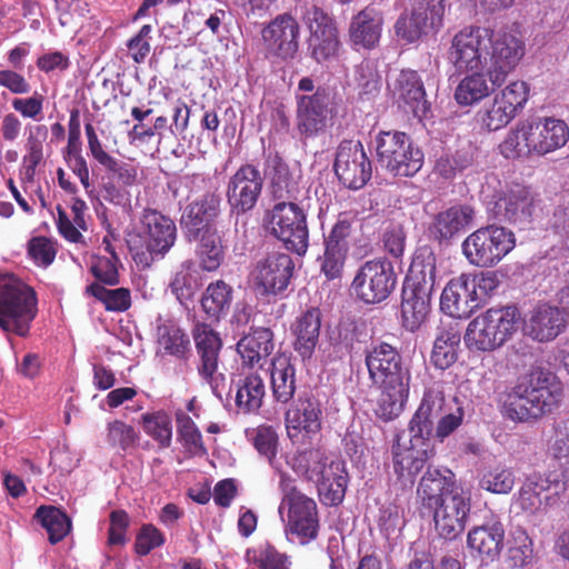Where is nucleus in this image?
<instances>
[{"mask_svg": "<svg viewBox=\"0 0 569 569\" xmlns=\"http://www.w3.org/2000/svg\"><path fill=\"white\" fill-rule=\"evenodd\" d=\"M382 24V13L375 7H366L351 20L349 27L350 41L357 49L375 48L380 40Z\"/></svg>", "mask_w": 569, "mask_h": 569, "instance_id": "obj_33", "label": "nucleus"}, {"mask_svg": "<svg viewBox=\"0 0 569 569\" xmlns=\"http://www.w3.org/2000/svg\"><path fill=\"white\" fill-rule=\"evenodd\" d=\"M455 90V99L460 106H471L489 96L490 88L483 71H470Z\"/></svg>", "mask_w": 569, "mask_h": 569, "instance_id": "obj_45", "label": "nucleus"}, {"mask_svg": "<svg viewBox=\"0 0 569 569\" xmlns=\"http://www.w3.org/2000/svg\"><path fill=\"white\" fill-rule=\"evenodd\" d=\"M233 299V289L223 280L211 282L201 298V308L208 319L219 321L230 310Z\"/></svg>", "mask_w": 569, "mask_h": 569, "instance_id": "obj_40", "label": "nucleus"}, {"mask_svg": "<svg viewBox=\"0 0 569 569\" xmlns=\"http://www.w3.org/2000/svg\"><path fill=\"white\" fill-rule=\"evenodd\" d=\"M221 198L217 192H207L187 206L180 223L189 239L204 233L207 229H217L212 221L220 212Z\"/></svg>", "mask_w": 569, "mask_h": 569, "instance_id": "obj_28", "label": "nucleus"}, {"mask_svg": "<svg viewBox=\"0 0 569 569\" xmlns=\"http://www.w3.org/2000/svg\"><path fill=\"white\" fill-rule=\"evenodd\" d=\"M143 429L160 443L161 447H169L172 438L170 417L164 412H156L143 416Z\"/></svg>", "mask_w": 569, "mask_h": 569, "instance_id": "obj_58", "label": "nucleus"}, {"mask_svg": "<svg viewBox=\"0 0 569 569\" xmlns=\"http://www.w3.org/2000/svg\"><path fill=\"white\" fill-rule=\"evenodd\" d=\"M340 182L353 190L362 188L371 178V162L360 141L343 140L340 142L333 164Z\"/></svg>", "mask_w": 569, "mask_h": 569, "instance_id": "obj_20", "label": "nucleus"}, {"mask_svg": "<svg viewBox=\"0 0 569 569\" xmlns=\"http://www.w3.org/2000/svg\"><path fill=\"white\" fill-rule=\"evenodd\" d=\"M293 268L288 253L273 251L257 261L250 272V281L260 295H279L287 289Z\"/></svg>", "mask_w": 569, "mask_h": 569, "instance_id": "obj_18", "label": "nucleus"}, {"mask_svg": "<svg viewBox=\"0 0 569 569\" xmlns=\"http://www.w3.org/2000/svg\"><path fill=\"white\" fill-rule=\"evenodd\" d=\"M459 490L465 489L457 485L456 476L450 469L428 467L419 481L417 497L425 509H430Z\"/></svg>", "mask_w": 569, "mask_h": 569, "instance_id": "obj_24", "label": "nucleus"}, {"mask_svg": "<svg viewBox=\"0 0 569 569\" xmlns=\"http://www.w3.org/2000/svg\"><path fill=\"white\" fill-rule=\"evenodd\" d=\"M330 460L320 448H310L296 453L290 465L297 475L313 481Z\"/></svg>", "mask_w": 569, "mask_h": 569, "instance_id": "obj_46", "label": "nucleus"}, {"mask_svg": "<svg viewBox=\"0 0 569 569\" xmlns=\"http://www.w3.org/2000/svg\"><path fill=\"white\" fill-rule=\"evenodd\" d=\"M28 253L32 260L42 267L51 264L56 257L52 242L46 237H34L29 241Z\"/></svg>", "mask_w": 569, "mask_h": 569, "instance_id": "obj_64", "label": "nucleus"}, {"mask_svg": "<svg viewBox=\"0 0 569 569\" xmlns=\"http://www.w3.org/2000/svg\"><path fill=\"white\" fill-rule=\"evenodd\" d=\"M156 345L158 356H170L179 360L188 358L191 351L188 335L173 322H164L157 327Z\"/></svg>", "mask_w": 569, "mask_h": 569, "instance_id": "obj_39", "label": "nucleus"}, {"mask_svg": "<svg viewBox=\"0 0 569 569\" xmlns=\"http://www.w3.org/2000/svg\"><path fill=\"white\" fill-rule=\"evenodd\" d=\"M515 246L512 231L505 227L488 226L477 229L465 239L462 252L471 264L489 268L500 262Z\"/></svg>", "mask_w": 569, "mask_h": 569, "instance_id": "obj_11", "label": "nucleus"}, {"mask_svg": "<svg viewBox=\"0 0 569 569\" xmlns=\"http://www.w3.org/2000/svg\"><path fill=\"white\" fill-rule=\"evenodd\" d=\"M397 283L391 262L370 260L358 270L352 288L359 299L366 303H378L386 300Z\"/></svg>", "mask_w": 569, "mask_h": 569, "instance_id": "obj_16", "label": "nucleus"}, {"mask_svg": "<svg viewBox=\"0 0 569 569\" xmlns=\"http://www.w3.org/2000/svg\"><path fill=\"white\" fill-rule=\"evenodd\" d=\"M377 161L395 176L412 177L423 164V152L405 132H380L376 138Z\"/></svg>", "mask_w": 569, "mask_h": 569, "instance_id": "obj_10", "label": "nucleus"}, {"mask_svg": "<svg viewBox=\"0 0 569 569\" xmlns=\"http://www.w3.org/2000/svg\"><path fill=\"white\" fill-rule=\"evenodd\" d=\"M266 229L280 240L287 250L303 256L309 246L305 210L293 201L276 203L266 217Z\"/></svg>", "mask_w": 569, "mask_h": 569, "instance_id": "obj_8", "label": "nucleus"}, {"mask_svg": "<svg viewBox=\"0 0 569 569\" xmlns=\"http://www.w3.org/2000/svg\"><path fill=\"white\" fill-rule=\"evenodd\" d=\"M505 541L503 525L491 519L473 527L467 535V547L479 557L495 560L499 557Z\"/></svg>", "mask_w": 569, "mask_h": 569, "instance_id": "obj_31", "label": "nucleus"}, {"mask_svg": "<svg viewBox=\"0 0 569 569\" xmlns=\"http://www.w3.org/2000/svg\"><path fill=\"white\" fill-rule=\"evenodd\" d=\"M263 187V177L252 163L240 166L227 183V201L232 213L244 214L258 203Z\"/></svg>", "mask_w": 569, "mask_h": 569, "instance_id": "obj_19", "label": "nucleus"}, {"mask_svg": "<svg viewBox=\"0 0 569 569\" xmlns=\"http://www.w3.org/2000/svg\"><path fill=\"white\" fill-rule=\"evenodd\" d=\"M261 36L266 51L271 57L289 60L298 52L300 27L289 13L277 16L262 29Z\"/></svg>", "mask_w": 569, "mask_h": 569, "instance_id": "obj_22", "label": "nucleus"}, {"mask_svg": "<svg viewBox=\"0 0 569 569\" xmlns=\"http://www.w3.org/2000/svg\"><path fill=\"white\" fill-rule=\"evenodd\" d=\"M391 90L398 102H403L412 113L426 112V92L416 71L402 70L395 80Z\"/></svg>", "mask_w": 569, "mask_h": 569, "instance_id": "obj_36", "label": "nucleus"}, {"mask_svg": "<svg viewBox=\"0 0 569 569\" xmlns=\"http://www.w3.org/2000/svg\"><path fill=\"white\" fill-rule=\"evenodd\" d=\"M433 515L435 530L446 540L459 537L471 510V495L467 490L456 491L445 501L429 509Z\"/></svg>", "mask_w": 569, "mask_h": 569, "instance_id": "obj_21", "label": "nucleus"}, {"mask_svg": "<svg viewBox=\"0 0 569 569\" xmlns=\"http://www.w3.org/2000/svg\"><path fill=\"white\" fill-rule=\"evenodd\" d=\"M499 286L492 271L477 274L462 273L451 279L443 288L440 298L441 310L452 318H469Z\"/></svg>", "mask_w": 569, "mask_h": 569, "instance_id": "obj_6", "label": "nucleus"}, {"mask_svg": "<svg viewBox=\"0 0 569 569\" xmlns=\"http://www.w3.org/2000/svg\"><path fill=\"white\" fill-rule=\"evenodd\" d=\"M303 20L310 31L309 47L312 57L318 62L333 57L339 47L338 31L333 19L322 9L312 6L305 12Z\"/></svg>", "mask_w": 569, "mask_h": 569, "instance_id": "obj_23", "label": "nucleus"}, {"mask_svg": "<svg viewBox=\"0 0 569 569\" xmlns=\"http://www.w3.org/2000/svg\"><path fill=\"white\" fill-rule=\"evenodd\" d=\"M271 388L277 402L288 403L296 392V369L286 357L272 361Z\"/></svg>", "mask_w": 569, "mask_h": 569, "instance_id": "obj_42", "label": "nucleus"}, {"mask_svg": "<svg viewBox=\"0 0 569 569\" xmlns=\"http://www.w3.org/2000/svg\"><path fill=\"white\" fill-rule=\"evenodd\" d=\"M529 120L520 121L512 128L500 143L501 154L507 159L526 157L533 152L529 141Z\"/></svg>", "mask_w": 569, "mask_h": 569, "instance_id": "obj_47", "label": "nucleus"}, {"mask_svg": "<svg viewBox=\"0 0 569 569\" xmlns=\"http://www.w3.org/2000/svg\"><path fill=\"white\" fill-rule=\"evenodd\" d=\"M284 533L290 542L308 545L318 537L319 513L316 501L303 495L290 499L283 511Z\"/></svg>", "mask_w": 569, "mask_h": 569, "instance_id": "obj_17", "label": "nucleus"}, {"mask_svg": "<svg viewBox=\"0 0 569 569\" xmlns=\"http://www.w3.org/2000/svg\"><path fill=\"white\" fill-rule=\"evenodd\" d=\"M106 250L110 253V257H93L90 270L99 281L113 286L119 281L117 268L118 257L109 242L106 246Z\"/></svg>", "mask_w": 569, "mask_h": 569, "instance_id": "obj_56", "label": "nucleus"}, {"mask_svg": "<svg viewBox=\"0 0 569 569\" xmlns=\"http://www.w3.org/2000/svg\"><path fill=\"white\" fill-rule=\"evenodd\" d=\"M87 292L99 299L110 311H124L131 305L130 291L124 288L107 289L99 283L87 287Z\"/></svg>", "mask_w": 569, "mask_h": 569, "instance_id": "obj_52", "label": "nucleus"}, {"mask_svg": "<svg viewBox=\"0 0 569 569\" xmlns=\"http://www.w3.org/2000/svg\"><path fill=\"white\" fill-rule=\"evenodd\" d=\"M321 419V405L313 397L299 398L295 407L286 412L287 427L307 433L320 431Z\"/></svg>", "mask_w": 569, "mask_h": 569, "instance_id": "obj_37", "label": "nucleus"}, {"mask_svg": "<svg viewBox=\"0 0 569 569\" xmlns=\"http://www.w3.org/2000/svg\"><path fill=\"white\" fill-rule=\"evenodd\" d=\"M542 491L538 489V481L536 476L527 477L516 498V503L519 508L530 515H537L542 508L545 509Z\"/></svg>", "mask_w": 569, "mask_h": 569, "instance_id": "obj_55", "label": "nucleus"}, {"mask_svg": "<svg viewBox=\"0 0 569 569\" xmlns=\"http://www.w3.org/2000/svg\"><path fill=\"white\" fill-rule=\"evenodd\" d=\"M549 456L559 463L569 467V419L556 428L555 439L548 446Z\"/></svg>", "mask_w": 569, "mask_h": 569, "instance_id": "obj_60", "label": "nucleus"}, {"mask_svg": "<svg viewBox=\"0 0 569 569\" xmlns=\"http://www.w3.org/2000/svg\"><path fill=\"white\" fill-rule=\"evenodd\" d=\"M517 116L507 109V106L499 103L493 97L492 101L478 112V120L482 128L488 131H497L505 128Z\"/></svg>", "mask_w": 569, "mask_h": 569, "instance_id": "obj_53", "label": "nucleus"}, {"mask_svg": "<svg viewBox=\"0 0 569 569\" xmlns=\"http://www.w3.org/2000/svg\"><path fill=\"white\" fill-rule=\"evenodd\" d=\"M535 476L538 481V489L545 493V509L559 506L568 490V477L556 471Z\"/></svg>", "mask_w": 569, "mask_h": 569, "instance_id": "obj_49", "label": "nucleus"}, {"mask_svg": "<svg viewBox=\"0 0 569 569\" xmlns=\"http://www.w3.org/2000/svg\"><path fill=\"white\" fill-rule=\"evenodd\" d=\"M164 543V537L153 525H143L136 538V552L139 556H147L154 548Z\"/></svg>", "mask_w": 569, "mask_h": 569, "instance_id": "obj_62", "label": "nucleus"}, {"mask_svg": "<svg viewBox=\"0 0 569 569\" xmlns=\"http://www.w3.org/2000/svg\"><path fill=\"white\" fill-rule=\"evenodd\" d=\"M332 117V96L329 89L318 88L312 94L297 98L296 127L302 142L325 134Z\"/></svg>", "mask_w": 569, "mask_h": 569, "instance_id": "obj_15", "label": "nucleus"}, {"mask_svg": "<svg viewBox=\"0 0 569 569\" xmlns=\"http://www.w3.org/2000/svg\"><path fill=\"white\" fill-rule=\"evenodd\" d=\"M34 518L41 523L48 533L50 543L61 541L71 530V520L59 508L54 506H40Z\"/></svg>", "mask_w": 569, "mask_h": 569, "instance_id": "obj_44", "label": "nucleus"}, {"mask_svg": "<svg viewBox=\"0 0 569 569\" xmlns=\"http://www.w3.org/2000/svg\"><path fill=\"white\" fill-rule=\"evenodd\" d=\"M250 437L257 451L268 459L272 468H277L278 435L273 428L270 426H259L250 432Z\"/></svg>", "mask_w": 569, "mask_h": 569, "instance_id": "obj_57", "label": "nucleus"}, {"mask_svg": "<svg viewBox=\"0 0 569 569\" xmlns=\"http://www.w3.org/2000/svg\"><path fill=\"white\" fill-rule=\"evenodd\" d=\"M236 405L243 412L257 411L263 401L266 387L258 373H249L236 382Z\"/></svg>", "mask_w": 569, "mask_h": 569, "instance_id": "obj_43", "label": "nucleus"}, {"mask_svg": "<svg viewBox=\"0 0 569 569\" xmlns=\"http://www.w3.org/2000/svg\"><path fill=\"white\" fill-rule=\"evenodd\" d=\"M562 396L561 383L550 371L532 368L509 392L505 415L515 422L538 420L558 409Z\"/></svg>", "mask_w": 569, "mask_h": 569, "instance_id": "obj_2", "label": "nucleus"}, {"mask_svg": "<svg viewBox=\"0 0 569 569\" xmlns=\"http://www.w3.org/2000/svg\"><path fill=\"white\" fill-rule=\"evenodd\" d=\"M347 253L346 251L326 246L321 261V272L328 280H335L341 277Z\"/></svg>", "mask_w": 569, "mask_h": 569, "instance_id": "obj_63", "label": "nucleus"}, {"mask_svg": "<svg viewBox=\"0 0 569 569\" xmlns=\"http://www.w3.org/2000/svg\"><path fill=\"white\" fill-rule=\"evenodd\" d=\"M356 216L350 212H342L338 216V220L332 227L329 236L325 240V244L330 248L348 252L352 224L356 222Z\"/></svg>", "mask_w": 569, "mask_h": 569, "instance_id": "obj_59", "label": "nucleus"}, {"mask_svg": "<svg viewBox=\"0 0 569 569\" xmlns=\"http://www.w3.org/2000/svg\"><path fill=\"white\" fill-rule=\"evenodd\" d=\"M519 321L517 307H491L468 323L463 335L465 345L473 352L496 351L513 337Z\"/></svg>", "mask_w": 569, "mask_h": 569, "instance_id": "obj_5", "label": "nucleus"}, {"mask_svg": "<svg viewBox=\"0 0 569 569\" xmlns=\"http://www.w3.org/2000/svg\"><path fill=\"white\" fill-rule=\"evenodd\" d=\"M567 319L563 311L548 303L538 305L525 320V333L539 342L556 339L566 328Z\"/></svg>", "mask_w": 569, "mask_h": 569, "instance_id": "obj_27", "label": "nucleus"}, {"mask_svg": "<svg viewBox=\"0 0 569 569\" xmlns=\"http://www.w3.org/2000/svg\"><path fill=\"white\" fill-rule=\"evenodd\" d=\"M508 543V560L512 567L522 568L531 562L533 557L532 540L525 529H513Z\"/></svg>", "mask_w": 569, "mask_h": 569, "instance_id": "obj_50", "label": "nucleus"}, {"mask_svg": "<svg viewBox=\"0 0 569 569\" xmlns=\"http://www.w3.org/2000/svg\"><path fill=\"white\" fill-rule=\"evenodd\" d=\"M107 429V438L110 446L119 447L122 450L132 447L138 439L134 428L120 420L110 422Z\"/></svg>", "mask_w": 569, "mask_h": 569, "instance_id": "obj_61", "label": "nucleus"}, {"mask_svg": "<svg viewBox=\"0 0 569 569\" xmlns=\"http://www.w3.org/2000/svg\"><path fill=\"white\" fill-rule=\"evenodd\" d=\"M533 210V198L523 186H512L501 191L493 202V214L497 219L509 223H526Z\"/></svg>", "mask_w": 569, "mask_h": 569, "instance_id": "obj_25", "label": "nucleus"}, {"mask_svg": "<svg viewBox=\"0 0 569 569\" xmlns=\"http://www.w3.org/2000/svg\"><path fill=\"white\" fill-rule=\"evenodd\" d=\"M366 366L372 383L380 389L376 415L392 421L403 411L409 397L411 375L398 350L387 343L372 346L366 355Z\"/></svg>", "mask_w": 569, "mask_h": 569, "instance_id": "obj_1", "label": "nucleus"}, {"mask_svg": "<svg viewBox=\"0 0 569 569\" xmlns=\"http://www.w3.org/2000/svg\"><path fill=\"white\" fill-rule=\"evenodd\" d=\"M262 177L269 183V189L274 199L292 201L299 193L298 181L291 172L288 163L277 151L263 152Z\"/></svg>", "mask_w": 569, "mask_h": 569, "instance_id": "obj_26", "label": "nucleus"}, {"mask_svg": "<svg viewBox=\"0 0 569 569\" xmlns=\"http://www.w3.org/2000/svg\"><path fill=\"white\" fill-rule=\"evenodd\" d=\"M529 141L537 154H547L563 147L569 140V127L560 119L529 120Z\"/></svg>", "mask_w": 569, "mask_h": 569, "instance_id": "obj_30", "label": "nucleus"}, {"mask_svg": "<svg viewBox=\"0 0 569 569\" xmlns=\"http://www.w3.org/2000/svg\"><path fill=\"white\" fill-rule=\"evenodd\" d=\"M479 486L492 493L507 495L515 486L513 471L501 465L485 468L480 473Z\"/></svg>", "mask_w": 569, "mask_h": 569, "instance_id": "obj_48", "label": "nucleus"}, {"mask_svg": "<svg viewBox=\"0 0 569 569\" xmlns=\"http://www.w3.org/2000/svg\"><path fill=\"white\" fill-rule=\"evenodd\" d=\"M177 241V226L168 216L146 209L138 229L129 234V250L137 264L150 267L154 260L163 259Z\"/></svg>", "mask_w": 569, "mask_h": 569, "instance_id": "obj_4", "label": "nucleus"}, {"mask_svg": "<svg viewBox=\"0 0 569 569\" xmlns=\"http://www.w3.org/2000/svg\"><path fill=\"white\" fill-rule=\"evenodd\" d=\"M475 210L468 204H455L438 212L429 227L432 238L449 241L472 223Z\"/></svg>", "mask_w": 569, "mask_h": 569, "instance_id": "obj_32", "label": "nucleus"}, {"mask_svg": "<svg viewBox=\"0 0 569 569\" xmlns=\"http://www.w3.org/2000/svg\"><path fill=\"white\" fill-rule=\"evenodd\" d=\"M405 10L395 23L396 36L407 43L435 34L443 27L448 0H407Z\"/></svg>", "mask_w": 569, "mask_h": 569, "instance_id": "obj_9", "label": "nucleus"}, {"mask_svg": "<svg viewBox=\"0 0 569 569\" xmlns=\"http://www.w3.org/2000/svg\"><path fill=\"white\" fill-rule=\"evenodd\" d=\"M499 103L507 106L512 114L518 116L525 108L529 98V86L522 80L511 81L495 96Z\"/></svg>", "mask_w": 569, "mask_h": 569, "instance_id": "obj_54", "label": "nucleus"}, {"mask_svg": "<svg viewBox=\"0 0 569 569\" xmlns=\"http://www.w3.org/2000/svg\"><path fill=\"white\" fill-rule=\"evenodd\" d=\"M392 453L395 472L399 479L412 483L415 477L436 452L433 448H425L412 439L402 442L398 437L392 446Z\"/></svg>", "mask_w": 569, "mask_h": 569, "instance_id": "obj_29", "label": "nucleus"}, {"mask_svg": "<svg viewBox=\"0 0 569 569\" xmlns=\"http://www.w3.org/2000/svg\"><path fill=\"white\" fill-rule=\"evenodd\" d=\"M273 348V333L268 328H256L242 337L237 345L242 362L249 367H262Z\"/></svg>", "mask_w": 569, "mask_h": 569, "instance_id": "obj_35", "label": "nucleus"}, {"mask_svg": "<svg viewBox=\"0 0 569 569\" xmlns=\"http://www.w3.org/2000/svg\"><path fill=\"white\" fill-rule=\"evenodd\" d=\"M321 328V312L310 308L299 316L292 325L295 350L303 359H310L317 347Z\"/></svg>", "mask_w": 569, "mask_h": 569, "instance_id": "obj_34", "label": "nucleus"}, {"mask_svg": "<svg viewBox=\"0 0 569 569\" xmlns=\"http://www.w3.org/2000/svg\"><path fill=\"white\" fill-rule=\"evenodd\" d=\"M178 436L187 450L193 455L206 453L202 436L190 416L182 410L176 412Z\"/></svg>", "mask_w": 569, "mask_h": 569, "instance_id": "obj_51", "label": "nucleus"}, {"mask_svg": "<svg viewBox=\"0 0 569 569\" xmlns=\"http://www.w3.org/2000/svg\"><path fill=\"white\" fill-rule=\"evenodd\" d=\"M437 257L431 248H419L412 258L401 292V319L408 331H416L430 311L437 283Z\"/></svg>", "mask_w": 569, "mask_h": 569, "instance_id": "obj_3", "label": "nucleus"}, {"mask_svg": "<svg viewBox=\"0 0 569 569\" xmlns=\"http://www.w3.org/2000/svg\"><path fill=\"white\" fill-rule=\"evenodd\" d=\"M36 313V292L14 277H0V327L23 337Z\"/></svg>", "mask_w": 569, "mask_h": 569, "instance_id": "obj_7", "label": "nucleus"}, {"mask_svg": "<svg viewBox=\"0 0 569 569\" xmlns=\"http://www.w3.org/2000/svg\"><path fill=\"white\" fill-rule=\"evenodd\" d=\"M460 340L461 336L456 325L449 323L438 327L430 357L436 368L445 370L456 362Z\"/></svg>", "mask_w": 569, "mask_h": 569, "instance_id": "obj_38", "label": "nucleus"}, {"mask_svg": "<svg viewBox=\"0 0 569 569\" xmlns=\"http://www.w3.org/2000/svg\"><path fill=\"white\" fill-rule=\"evenodd\" d=\"M199 362L197 366L200 378L210 387L220 400L227 390L226 375L220 365L219 353L222 347L219 335L206 323H197L192 330Z\"/></svg>", "mask_w": 569, "mask_h": 569, "instance_id": "obj_13", "label": "nucleus"}, {"mask_svg": "<svg viewBox=\"0 0 569 569\" xmlns=\"http://www.w3.org/2000/svg\"><path fill=\"white\" fill-rule=\"evenodd\" d=\"M189 240L198 242L196 253L201 269L212 272L221 266L224 260V248L217 229H207L204 233Z\"/></svg>", "mask_w": 569, "mask_h": 569, "instance_id": "obj_41", "label": "nucleus"}, {"mask_svg": "<svg viewBox=\"0 0 569 569\" xmlns=\"http://www.w3.org/2000/svg\"><path fill=\"white\" fill-rule=\"evenodd\" d=\"M491 29L468 26L451 39L448 60L458 72L485 71Z\"/></svg>", "mask_w": 569, "mask_h": 569, "instance_id": "obj_12", "label": "nucleus"}, {"mask_svg": "<svg viewBox=\"0 0 569 569\" xmlns=\"http://www.w3.org/2000/svg\"><path fill=\"white\" fill-rule=\"evenodd\" d=\"M526 52L523 40L507 30L491 29L490 46L486 58V72L492 86L500 87Z\"/></svg>", "mask_w": 569, "mask_h": 569, "instance_id": "obj_14", "label": "nucleus"}]
</instances>
